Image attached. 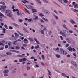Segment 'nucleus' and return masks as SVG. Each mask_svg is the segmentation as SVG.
Returning <instances> with one entry per match:
<instances>
[{"label":"nucleus","instance_id":"1","mask_svg":"<svg viewBox=\"0 0 78 78\" xmlns=\"http://www.w3.org/2000/svg\"><path fill=\"white\" fill-rule=\"evenodd\" d=\"M46 30H47V27H45L43 29L41 30L40 32L41 33L43 34V35H44V34H45L44 33V31Z\"/></svg>","mask_w":78,"mask_h":78},{"label":"nucleus","instance_id":"2","mask_svg":"<svg viewBox=\"0 0 78 78\" xmlns=\"http://www.w3.org/2000/svg\"><path fill=\"white\" fill-rule=\"evenodd\" d=\"M23 5H24V6H25V7H26V8H27L28 9H33V7L31 5H28V6H27V5L23 4Z\"/></svg>","mask_w":78,"mask_h":78},{"label":"nucleus","instance_id":"3","mask_svg":"<svg viewBox=\"0 0 78 78\" xmlns=\"http://www.w3.org/2000/svg\"><path fill=\"white\" fill-rule=\"evenodd\" d=\"M43 12L45 13V14H48H48H50V13L49 11L47 10L44 9L43 10Z\"/></svg>","mask_w":78,"mask_h":78},{"label":"nucleus","instance_id":"4","mask_svg":"<svg viewBox=\"0 0 78 78\" xmlns=\"http://www.w3.org/2000/svg\"><path fill=\"white\" fill-rule=\"evenodd\" d=\"M63 32L64 33H66V32H67V34H66L67 36H70V33H69V32H68V31H67L66 30H63Z\"/></svg>","mask_w":78,"mask_h":78},{"label":"nucleus","instance_id":"5","mask_svg":"<svg viewBox=\"0 0 78 78\" xmlns=\"http://www.w3.org/2000/svg\"><path fill=\"white\" fill-rule=\"evenodd\" d=\"M23 42L25 44H28V42H29L28 41V40H27V39L25 38L23 41Z\"/></svg>","mask_w":78,"mask_h":78},{"label":"nucleus","instance_id":"6","mask_svg":"<svg viewBox=\"0 0 78 78\" xmlns=\"http://www.w3.org/2000/svg\"><path fill=\"white\" fill-rule=\"evenodd\" d=\"M53 16L56 19V20H58V16H56L55 13H52V14Z\"/></svg>","mask_w":78,"mask_h":78},{"label":"nucleus","instance_id":"7","mask_svg":"<svg viewBox=\"0 0 78 78\" xmlns=\"http://www.w3.org/2000/svg\"><path fill=\"white\" fill-rule=\"evenodd\" d=\"M66 41L68 43H71V41L69 38H66Z\"/></svg>","mask_w":78,"mask_h":78},{"label":"nucleus","instance_id":"8","mask_svg":"<svg viewBox=\"0 0 78 78\" xmlns=\"http://www.w3.org/2000/svg\"><path fill=\"white\" fill-rule=\"evenodd\" d=\"M60 34L61 35H62V36H64V37H66V36H67L66 34L64 33H63L62 31L60 32Z\"/></svg>","mask_w":78,"mask_h":78},{"label":"nucleus","instance_id":"9","mask_svg":"<svg viewBox=\"0 0 78 78\" xmlns=\"http://www.w3.org/2000/svg\"><path fill=\"white\" fill-rule=\"evenodd\" d=\"M7 16L9 17H12V13H9L8 14Z\"/></svg>","mask_w":78,"mask_h":78},{"label":"nucleus","instance_id":"10","mask_svg":"<svg viewBox=\"0 0 78 78\" xmlns=\"http://www.w3.org/2000/svg\"><path fill=\"white\" fill-rule=\"evenodd\" d=\"M12 24L14 25V26H15V27H17V28H19V27H20V26L18 24L15 23H12Z\"/></svg>","mask_w":78,"mask_h":78},{"label":"nucleus","instance_id":"11","mask_svg":"<svg viewBox=\"0 0 78 78\" xmlns=\"http://www.w3.org/2000/svg\"><path fill=\"white\" fill-rule=\"evenodd\" d=\"M67 49L71 51V52H72V48L71 47H68Z\"/></svg>","mask_w":78,"mask_h":78},{"label":"nucleus","instance_id":"12","mask_svg":"<svg viewBox=\"0 0 78 78\" xmlns=\"http://www.w3.org/2000/svg\"><path fill=\"white\" fill-rule=\"evenodd\" d=\"M34 39L35 42H36V43H37V44H40V43H39V41H38V40H37L36 38H34Z\"/></svg>","mask_w":78,"mask_h":78},{"label":"nucleus","instance_id":"13","mask_svg":"<svg viewBox=\"0 0 78 78\" xmlns=\"http://www.w3.org/2000/svg\"><path fill=\"white\" fill-rule=\"evenodd\" d=\"M36 2L38 3L40 5H41V3H42V2L40 0H35Z\"/></svg>","mask_w":78,"mask_h":78},{"label":"nucleus","instance_id":"14","mask_svg":"<svg viewBox=\"0 0 78 78\" xmlns=\"http://www.w3.org/2000/svg\"><path fill=\"white\" fill-rule=\"evenodd\" d=\"M74 8H75V9H77V8H78V4H75Z\"/></svg>","mask_w":78,"mask_h":78},{"label":"nucleus","instance_id":"15","mask_svg":"<svg viewBox=\"0 0 78 78\" xmlns=\"http://www.w3.org/2000/svg\"><path fill=\"white\" fill-rule=\"evenodd\" d=\"M23 30H24V31H25L27 32V33H29V31H28V30L27 28L24 27L23 28Z\"/></svg>","mask_w":78,"mask_h":78},{"label":"nucleus","instance_id":"16","mask_svg":"<svg viewBox=\"0 0 78 78\" xmlns=\"http://www.w3.org/2000/svg\"><path fill=\"white\" fill-rule=\"evenodd\" d=\"M11 11L9 10H7L6 11V13H7V14H9V13H12Z\"/></svg>","mask_w":78,"mask_h":78},{"label":"nucleus","instance_id":"17","mask_svg":"<svg viewBox=\"0 0 78 78\" xmlns=\"http://www.w3.org/2000/svg\"><path fill=\"white\" fill-rule=\"evenodd\" d=\"M23 56H25V54H23L22 55H20L17 56L18 57H23Z\"/></svg>","mask_w":78,"mask_h":78},{"label":"nucleus","instance_id":"18","mask_svg":"<svg viewBox=\"0 0 78 78\" xmlns=\"http://www.w3.org/2000/svg\"><path fill=\"white\" fill-rule=\"evenodd\" d=\"M8 72H9V70H5L3 71L4 73H8Z\"/></svg>","mask_w":78,"mask_h":78},{"label":"nucleus","instance_id":"19","mask_svg":"<svg viewBox=\"0 0 78 78\" xmlns=\"http://www.w3.org/2000/svg\"><path fill=\"white\" fill-rule=\"evenodd\" d=\"M23 3H26L27 2V3H29V1H26V0H24V1H21Z\"/></svg>","mask_w":78,"mask_h":78},{"label":"nucleus","instance_id":"20","mask_svg":"<svg viewBox=\"0 0 78 78\" xmlns=\"http://www.w3.org/2000/svg\"><path fill=\"white\" fill-rule=\"evenodd\" d=\"M70 22L72 24H75V22L72 20H70Z\"/></svg>","mask_w":78,"mask_h":78},{"label":"nucleus","instance_id":"21","mask_svg":"<svg viewBox=\"0 0 78 78\" xmlns=\"http://www.w3.org/2000/svg\"><path fill=\"white\" fill-rule=\"evenodd\" d=\"M15 35L16 37H19V35L18 34H17V33L16 32L15 33Z\"/></svg>","mask_w":78,"mask_h":78},{"label":"nucleus","instance_id":"22","mask_svg":"<svg viewBox=\"0 0 78 78\" xmlns=\"http://www.w3.org/2000/svg\"><path fill=\"white\" fill-rule=\"evenodd\" d=\"M60 50L62 54H64V50H63L62 49H60Z\"/></svg>","mask_w":78,"mask_h":78},{"label":"nucleus","instance_id":"23","mask_svg":"<svg viewBox=\"0 0 78 78\" xmlns=\"http://www.w3.org/2000/svg\"><path fill=\"white\" fill-rule=\"evenodd\" d=\"M23 9H25L26 11V12H27L28 13V14H30V12H29V11H28V10H27V9L25 8L24 7Z\"/></svg>","mask_w":78,"mask_h":78},{"label":"nucleus","instance_id":"24","mask_svg":"<svg viewBox=\"0 0 78 78\" xmlns=\"http://www.w3.org/2000/svg\"><path fill=\"white\" fill-rule=\"evenodd\" d=\"M35 17V18L34 19H33V20H37L38 19V16H34Z\"/></svg>","mask_w":78,"mask_h":78},{"label":"nucleus","instance_id":"25","mask_svg":"<svg viewBox=\"0 0 78 78\" xmlns=\"http://www.w3.org/2000/svg\"><path fill=\"white\" fill-rule=\"evenodd\" d=\"M1 8H3V9H4V10H5V8H6V6H1Z\"/></svg>","mask_w":78,"mask_h":78},{"label":"nucleus","instance_id":"26","mask_svg":"<svg viewBox=\"0 0 78 78\" xmlns=\"http://www.w3.org/2000/svg\"><path fill=\"white\" fill-rule=\"evenodd\" d=\"M6 54L7 55H12V53L11 52H7L6 53Z\"/></svg>","mask_w":78,"mask_h":78},{"label":"nucleus","instance_id":"27","mask_svg":"<svg viewBox=\"0 0 78 78\" xmlns=\"http://www.w3.org/2000/svg\"><path fill=\"white\" fill-rule=\"evenodd\" d=\"M0 4H2V5H5V3L3 1H1L0 2Z\"/></svg>","mask_w":78,"mask_h":78},{"label":"nucleus","instance_id":"28","mask_svg":"<svg viewBox=\"0 0 78 78\" xmlns=\"http://www.w3.org/2000/svg\"><path fill=\"white\" fill-rule=\"evenodd\" d=\"M4 76H8V73H4Z\"/></svg>","mask_w":78,"mask_h":78},{"label":"nucleus","instance_id":"29","mask_svg":"<svg viewBox=\"0 0 78 78\" xmlns=\"http://www.w3.org/2000/svg\"><path fill=\"white\" fill-rule=\"evenodd\" d=\"M32 11L33 12H37V11H36V10L34 9H33L32 10Z\"/></svg>","mask_w":78,"mask_h":78},{"label":"nucleus","instance_id":"30","mask_svg":"<svg viewBox=\"0 0 78 78\" xmlns=\"http://www.w3.org/2000/svg\"><path fill=\"white\" fill-rule=\"evenodd\" d=\"M42 19H44V20H45V21L46 22H48V20L47 19L43 17L42 18Z\"/></svg>","mask_w":78,"mask_h":78},{"label":"nucleus","instance_id":"31","mask_svg":"<svg viewBox=\"0 0 78 78\" xmlns=\"http://www.w3.org/2000/svg\"><path fill=\"white\" fill-rule=\"evenodd\" d=\"M28 39H29V40H30V41H31L32 42H33V39L29 37Z\"/></svg>","mask_w":78,"mask_h":78},{"label":"nucleus","instance_id":"32","mask_svg":"<svg viewBox=\"0 0 78 78\" xmlns=\"http://www.w3.org/2000/svg\"><path fill=\"white\" fill-rule=\"evenodd\" d=\"M73 11L74 12H75V13H78V10H76V9H74Z\"/></svg>","mask_w":78,"mask_h":78},{"label":"nucleus","instance_id":"33","mask_svg":"<svg viewBox=\"0 0 78 78\" xmlns=\"http://www.w3.org/2000/svg\"><path fill=\"white\" fill-rule=\"evenodd\" d=\"M16 48L17 50H20V47L19 46H16Z\"/></svg>","mask_w":78,"mask_h":78},{"label":"nucleus","instance_id":"34","mask_svg":"<svg viewBox=\"0 0 78 78\" xmlns=\"http://www.w3.org/2000/svg\"><path fill=\"white\" fill-rule=\"evenodd\" d=\"M39 48V45H37V46H36L35 47V49H37V48Z\"/></svg>","mask_w":78,"mask_h":78},{"label":"nucleus","instance_id":"35","mask_svg":"<svg viewBox=\"0 0 78 78\" xmlns=\"http://www.w3.org/2000/svg\"><path fill=\"white\" fill-rule=\"evenodd\" d=\"M4 27H5L6 29H8V25H6V24H5L4 25Z\"/></svg>","mask_w":78,"mask_h":78},{"label":"nucleus","instance_id":"36","mask_svg":"<svg viewBox=\"0 0 78 78\" xmlns=\"http://www.w3.org/2000/svg\"><path fill=\"white\" fill-rule=\"evenodd\" d=\"M39 16H40V17H44V15L42 13L40 14Z\"/></svg>","mask_w":78,"mask_h":78},{"label":"nucleus","instance_id":"37","mask_svg":"<svg viewBox=\"0 0 78 78\" xmlns=\"http://www.w3.org/2000/svg\"><path fill=\"white\" fill-rule=\"evenodd\" d=\"M56 57H57V58H60V55H59L58 54H57L56 55Z\"/></svg>","mask_w":78,"mask_h":78},{"label":"nucleus","instance_id":"38","mask_svg":"<svg viewBox=\"0 0 78 78\" xmlns=\"http://www.w3.org/2000/svg\"><path fill=\"white\" fill-rule=\"evenodd\" d=\"M18 21H19L20 22L22 23V22H23V20H22L21 19H19L18 20Z\"/></svg>","mask_w":78,"mask_h":78},{"label":"nucleus","instance_id":"39","mask_svg":"<svg viewBox=\"0 0 78 78\" xmlns=\"http://www.w3.org/2000/svg\"><path fill=\"white\" fill-rule=\"evenodd\" d=\"M54 12H55V13L57 14H58V12H57V11H56V10H54Z\"/></svg>","mask_w":78,"mask_h":78},{"label":"nucleus","instance_id":"40","mask_svg":"<svg viewBox=\"0 0 78 78\" xmlns=\"http://www.w3.org/2000/svg\"><path fill=\"white\" fill-rule=\"evenodd\" d=\"M64 2L65 3H68V1L67 0H64Z\"/></svg>","mask_w":78,"mask_h":78},{"label":"nucleus","instance_id":"41","mask_svg":"<svg viewBox=\"0 0 78 78\" xmlns=\"http://www.w3.org/2000/svg\"><path fill=\"white\" fill-rule=\"evenodd\" d=\"M63 26L64 27V28H66V30H67V29H68V28H67V27H66V25L64 24Z\"/></svg>","mask_w":78,"mask_h":78},{"label":"nucleus","instance_id":"42","mask_svg":"<svg viewBox=\"0 0 78 78\" xmlns=\"http://www.w3.org/2000/svg\"><path fill=\"white\" fill-rule=\"evenodd\" d=\"M27 70H30V67L28 66H27Z\"/></svg>","mask_w":78,"mask_h":78},{"label":"nucleus","instance_id":"43","mask_svg":"<svg viewBox=\"0 0 78 78\" xmlns=\"http://www.w3.org/2000/svg\"><path fill=\"white\" fill-rule=\"evenodd\" d=\"M64 55H67V52L66 51H64L63 54Z\"/></svg>","mask_w":78,"mask_h":78},{"label":"nucleus","instance_id":"44","mask_svg":"<svg viewBox=\"0 0 78 78\" xmlns=\"http://www.w3.org/2000/svg\"><path fill=\"white\" fill-rule=\"evenodd\" d=\"M48 73H49V75H51V72L48 70Z\"/></svg>","mask_w":78,"mask_h":78},{"label":"nucleus","instance_id":"45","mask_svg":"<svg viewBox=\"0 0 78 78\" xmlns=\"http://www.w3.org/2000/svg\"><path fill=\"white\" fill-rule=\"evenodd\" d=\"M3 33H5V31H6V29H5V28H4L3 29Z\"/></svg>","mask_w":78,"mask_h":78},{"label":"nucleus","instance_id":"46","mask_svg":"<svg viewBox=\"0 0 78 78\" xmlns=\"http://www.w3.org/2000/svg\"><path fill=\"white\" fill-rule=\"evenodd\" d=\"M44 2L45 3H48V1L47 0H43Z\"/></svg>","mask_w":78,"mask_h":78},{"label":"nucleus","instance_id":"47","mask_svg":"<svg viewBox=\"0 0 78 78\" xmlns=\"http://www.w3.org/2000/svg\"><path fill=\"white\" fill-rule=\"evenodd\" d=\"M10 40H11L12 41H15V39L14 38H10Z\"/></svg>","mask_w":78,"mask_h":78},{"label":"nucleus","instance_id":"48","mask_svg":"<svg viewBox=\"0 0 78 78\" xmlns=\"http://www.w3.org/2000/svg\"><path fill=\"white\" fill-rule=\"evenodd\" d=\"M75 63H76L75 62L73 61H72L71 62V63L72 64H73V65H74Z\"/></svg>","mask_w":78,"mask_h":78},{"label":"nucleus","instance_id":"49","mask_svg":"<svg viewBox=\"0 0 78 78\" xmlns=\"http://www.w3.org/2000/svg\"><path fill=\"white\" fill-rule=\"evenodd\" d=\"M18 33L20 34L22 36H23V34H22L21 33H20L19 32H18Z\"/></svg>","mask_w":78,"mask_h":78},{"label":"nucleus","instance_id":"50","mask_svg":"<svg viewBox=\"0 0 78 78\" xmlns=\"http://www.w3.org/2000/svg\"><path fill=\"white\" fill-rule=\"evenodd\" d=\"M9 29L12 30V29H13V27H12V26H9Z\"/></svg>","mask_w":78,"mask_h":78},{"label":"nucleus","instance_id":"51","mask_svg":"<svg viewBox=\"0 0 78 78\" xmlns=\"http://www.w3.org/2000/svg\"><path fill=\"white\" fill-rule=\"evenodd\" d=\"M58 47H62V46L61 45L59 44H58Z\"/></svg>","mask_w":78,"mask_h":78},{"label":"nucleus","instance_id":"52","mask_svg":"<svg viewBox=\"0 0 78 78\" xmlns=\"http://www.w3.org/2000/svg\"><path fill=\"white\" fill-rule=\"evenodd\" d=\"M27 60V58H24L23 59V61H25Z\"/></svg>","mask_w":78,"mask_h":78},{"label":"nucleus","instance_id":"53","mask_svg":"<svg viewBox=\"0 0 78 78\" xmlns=\"http://www.w3.org/2000/svg\"><path fill=\"white\" fill-rule=\"evenodd\" d=\"M0 16H2V17H4V15H3L2 13L0 12Z\"/></svg>","mask_w":78,"mask_h":78},{"label":"nucleus","instance_id":"54","mask_svg":"<svg viewBox=\"0 0 78 78\" xmlns=\"http://www.w3.org/2000/svg\"><path fill=\"white\" fill-rule=\"evenodd\" d=\"M74 30H75V31H76V32L78 33V30H77L76 29V28H74Z\"/></svg>","mask_w":78,"mask_h":78},{"label":"nucleus","instance_id":"55","mask_svg":"<svg viewBox=\"0 0 78 78\" xmlns=\"http://www.w3.org/2000/svg\"><path fill=\"white\" fill-rule=\"evenodd\" d=\"M40 22H41V23H44V20L42 19L40 20Z\"/></svg>","mask_w":78,"mask_h":78},{"label":"nucleus","instance_id":"56","mask_svg":"<svg viewBox=\"0 0 78 78\" xmlns=\"http://www.w3.org/2000/svg\"><path fill=\"white\" fill-rule=\"evenodd\" d=\"M23 47H27V44H23Z\"/></svg>","mask_w":78,"mask_h":78},{"label":"nucleus","instance_id":"57","mask_svg":"<svg viewBox=\"0 0 78 78\" xmlns=\"http://www.w3.org/2000/svg\"><path fill=\"white\" fill-rule=\"evenodd\" d=\"M58 12H59V13H60V14H64V13H63V12L62 11H59Z\"/></svg>","mask_w":78,"mask_h":78},{"label":"nucleus","instance_id":"58","mask_svg":"<svg viewBox=\"0 0 78 78\" xmlns=\"http://www.w3.org/2000/svg\"><path fill=\"white\" fill-rule=\"evenodd\" d=\"M42 59H43L44 60V59H45V56H44V55H42Z\"/></svg>","mask_w":78,"mask_h":78},{"label":"nucleus","instance_id":"59","mask_svg":"<svg viewBox=\"0 0 78 78\" xmlns=\"http://www.w3.org/2000/svg\"><path fill=\"white\" fill-rule=\"evenodd\" d=\"M73 55L74 56H75V57H76V54H75V53H73Z\"/></svg>","mask_w":78,"mask_h":78},{"label":"nucleus","instance_id":"60","mask_svg":"<svg viewBox=\"0 0 78 78\" xmlns=\"http://www.w3.org/2000/svg\"><path fill=\"white\" fill-rule=\"evenodd\" d=\"M69 32L70 33H73V31L72 30H69Z\"/></svg>","mask_w":78,"mask_h":78},{"label":"nucleus","instance_id":"61","mask_svg":"<svg viewBox=\"0 0 78 78\" xmlns=\"http://www.w3.org/2000/svg\"><path fill=\"white\" fill-rule=\"evenodd\" d=\"M30 59H35V57H31Z\"/></svg>","mask_w":78,"mask_h":78},{"label":"nucleus","instance_id":"62","mask_svg":"<svg viewBox=\"0 0 78 78\" xmlns=\"http://www.w3.org/2000/svg\"><path fill=\"white\" fill-rule=\"evenodd\" d=\"M52 24H53V25H56V22L55 21H53L52 22Z\"/></svg>","mask_w":78,"mask_h":78},{"label":"nucleus","instance_id":"63","mask_svg":"<svg viewBox=\"0 0 78 78\" xmlns=\"http://www.w3.org/2000/svg\"><path fill=\"white\" fill-rule=\"evenodd\" d=\"M0 9L1 10V11H5V10L4 9H3V8H2V7H1V8H0Z\"/></svg>","mask_w":78,"mask_h":78},{"label":"nucleus","instance_id":"64","mask_svg":"<svg viewBox=\"0 0 78 78\" xmlns=\"http://www.w3.org/2000/svg\"><path fill=\"white\" fill-rule=\"evenodd\" d=\"M72 50L73 51H76V50H75V49L74 48H72Z\"/></svg>","mask_w":78,"mask_h":78}]
</instances>
